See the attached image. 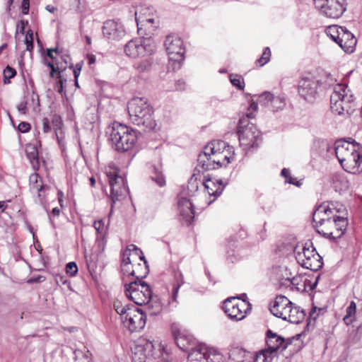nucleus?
Instances as JSON below:
<instances>
[{"mask_svg":"<svg viewBox=\"0 0 362 362\" xmlns=\"http://www.w3.org/2000/svg\"><path fill=\"white\" fill-rule=\"evenodd\" d=\"M192 356L199 362H223V355L216 349L199 344L192 351Z\"/></svg>","mask_w":362,"mask_h":362,"instance_id":"2eb2a0df","label":"nucleus"},{"mask_svg":"<svg viewBox=\"0 0 362 362\" xmlns=\"http://www.w3.org/2000/svg\"><path fill=\"white\" fill-rule=\"evenodd\" d=\"M230 81L233 86H235L239 90H243L244 88V81L240 76L230 74Z\"/></svg>","mask_w":362,"mask_h":362,"instance_id":"603ef678","label":"nucleus"},{"mask_svg":"<svg viewBox=\"0 0 362 362\" xmlns=\"http://www.w3.org/2000/svg\"><path fill=\"white\" fill-rule=\"evenodd\" d=\"M153 62V61L152 58L148 57L147 58L135 64L134 67L136 69V71L139 73L147 72L151 70Z\"/></svg>","mask_w":362,"mask_h":362,"instance_id":"58836bf2","label":"nucleus"},{"mask_svg":"<svg viewBox=\"0 0 362 362\" xmlns=\"http://www.w3.org/2000/svg\"><path fill=\"white\" fill-rule=\"evenodd\" d=\"M340 218H334L332 217L321 229H317V233L330 240L341 238L346 230L348 221L347 217Z\"/></svg>","mask_w":362,"mask_h":362,"instance_id":"ddd939ff","label":"nucleus"},{"mask_svg":"<svg viewBox=\"0 0 362 362\" xmlns=\"http://www.w3.org/2000/svg\"><path fill=\"white\" fill-rule=\"evenodd\" d=\"M113 307L120 316L124 326L131 332H138L146 325V315L135 305L124 304L119 300H115Z\"/></svg>","mask_w":362,"mask_h":362,"instance_id":"7ed1b4c3","label":"nucleus"},{"mask_svg":"<svg viewBox=\"0 0 362 362\" xmlns=\"http://www.w3.org/2000/svg\"><path fill=\"white\" fill-rule=\"evenodd\" d=\"M30 190L33 194H37L38 202L40 204L43 203L45 199V189L46 187L42 183V180L39 174L34 173L29 177Z\"/></svg>","mask_w":362,"mask_h":362,"instance_id":"412c9836","label":"nucleus"},{"mask_svg":"<svg viewBox=\"0 0 362 362\" xmlns=\"http://www.w3.org/2000/svg\"><path fill=\"white\" fill-rule=\"evenodd\" d=\"M38 142L28 144L25 146V153L33 168L37 170L40 168L39 153L37 149Z\"/></svg>","mask_w":362,"mask_h":362,"instance_id":"a878e982","label":"nucleus"},{"mask_svg":"<svg viewBox=\"0 0 362 362\" xmlns=\"http://www.w3.org/2000/svg\"><path fill=\"white\" fill-rule=\"evenodd\" d=\"M180 215L185 220L187 224H190L194 218V211L190 200L186 197H180L177 202Z\"/></svg>","mask_w":362,"mask_h":362,"instance_id":"4be33fe9","label":"nucleus"},{"mask_svg":"<svg viewBox=\"0 0 362 362\" xmlns=\"http://www.w3.org/2000/svg\"><path fill=\"white\" fill-rule=\"evenodd\" d=\"M285 105L286 101L284 97L274 95L269 109L273 112L278 111L283 109Z\"/></svg>","mask_w":362,"mask_h":362,"instance_id":"a19ab883","label":"nucleus"},{"mask_svg":"<svg viewBox=\"0 0 362 362\" xmlns=\"http://www.w3.org/2000/svg\"><path fill=\"white\" fill-rule=\"evenodd\" d=\"M135 19L138 28V33L142 34L141 30L143 27L146 25H151L153 23L154 19L151 16H148V18H143V10H137L135 13Z\"/></svg>","mask_w":362,"mask_h":362,"instance_id":"f704fd0d","label":"nucleus"},{"mask_svg":"<svg viewBox=\"0 0 362 362\" xmlns=\"http://www.w3.org/2000/svg\"><path fill=\"white\" fill-rule=\"evenodd\" d=\"M144 269L142 274H138L135 270L129 273L136 279L124 285V291L127 297L133 301L136 305H143L148 303L152 298V291L150 286L142 279L148 274V267H141Z\"/></svg>","mask_w":362,"mask_h":362,"instance_id":"f03ea898","label":"nucleus"},{"mask_svg":"<svg viewBox=\"0 0 362 362\" xmlns=\"http://www.w3.org/2000/svg\"><path fill=\"white\" fill-rule=\"evenodd\" d=\"M202 185L209 195L214 196L215 197L220 196L224 189V185H223L221 180H213L211 178H209L205 181H203Z\"/></svg>","mask_w":362,"mask_h":362,"instance_id":"393cba45","label":"nucleus"},{"mask_svg":"<svg viewBox=\"0 0 362 362\" xmlns=\"http://www.w3.org/2000/svg\"><path fill=\"white\" fill-rule=\"evenodd\" d=\"M25 44L26 45V51L31 52L33 49V31L29 29L25 35Z\"/></svg>","mask_w":362,"mask_h":362,"instance_id":"8fccbe9b","label":"nucleus"},{"mask_svg":"<svg viewBox=\"0 0 362 362\" xmlns=\"http://www.w3.org/2000/svg\"><path fill=\"white\" fill-rule=\"evenodd\" d=\"M93 227L98 233L103 234L105 231V223L103 220L95 221Z\"/></svg>","mask_w":362,"mask_h":362,"instance_id":"6e6d98bb","label":"nucleus"},{"mask_svg":"<svg viewBox=\"0 0 362 362\" xmlns=\"http://www.w3.org/2000/svg\"><path fill=\"white\" fill-rule=\"evenodd\" d=\"M276 280L279 282L280 286L289 287L291 286V273L285 267H279L274 269Z\"/></svg>","mask_w":362,"mask_h":362,"instance_id":"bb28decb","label":"nucleus"},{"mask_svg":"<svg viewBox=\"0 0 362 362\" xmlns=\"http://www.w3.org/2000/svg\"><path fill=\"white\" fill-rule=\"evenodd\" d=\"M156 46L150 40L136 38L129 41L124 47L125 54L131 58L144 57L151 55Z\"/></svg>","mask_w":362,"mask_h":362,"instance_id":"9d476101","label":"nucleus"},{"mask_svg":"<svg viewBox=\"0 0 362 362\" xmlns=\"http://www.w3.org/2000/svg\"><path fill=\"white\" fill-rule=\"evenodd\" d=\"M303 268L312 270V271H317L320 269L322 265V257L317 253L314 254V256L308 258L305 261L299 264Z\"/></svg>","mask_w":362,"mask_h":362,"instance_id":"7c9ffc66","label":"nucleus"},{"mask_svg":"<svg viewBox=\"0 0 362 362\" xmlns=\"http://www.w3.org/2000/svg\"><path fill=\"white\" fill-rule=\"evenodd\" d=\"M30 0H23L21 4L22 13L26 15L29 12Z\"/></svg>","mask_w":362,"mask_h":362,"instance_id":"680f3d73","label":"nucleus"},{"mask_svg":"<svg viewBox=\"0 0 362 362\" xmlns=\"http://www.w3.org/2000/svg\"><path fill=\"white\" fill-rule=\"evenodd\" d=\"M131 266V261L129 258V253L126 251L124 253V258L122 262V267H130Z\"/></svg>","mask_w":362,"mask_h":362,"instance_id":"052dcab7","label":"nucleus"},{"mask_svg":"<svg viewBox=\"0 0 362 362\" xmlns=\"http://www.w3.org/2000/svg\"><path fill=\"white\" fill-rule=\"evenodd\" d=\"M179 276L181 279L180 282H177V284L173 285L172 296H171V300L170 301V303H177V296H178L179 289H180V286L184 284L182 274H180Z\"/></svg>","mask_w":362,"mask_h":362,"instance_id":"09e8293b","label":"nucleus"},{"mask_svg":"<svg viewBox=\"0 0 362 362\" xmlns=\"http://www.w3.org/2000/svg\"><path fill=\"white\" fill-rule=\"evenodd\" d=\"M110 186V198L113 203L124 199L129 193L127 180L119 175L118 169H112L106 172Z\"/></svg>","mask_w":362,"mask_h":362,"instance_id":"1a4fd4ad","label":"nucleus"},{"mask_svg":"<svg viewBox=\"0 0 362 362\" xmlns=\"http://www.w3.org/2000/svg\"><path fill=\"white\" fill-rule=\"evenodd\" d=\"M74 359L75 361H81V356H82V354H83V351L79 350V349H76L74 351Z\"/></svg>","mask_w":362,"mask_h":362,"instance_id":"774afa93","label":"nucleus"},{"mask_svg":"<svg viewBox=\"0 0 362 362\" xmlns=\"http://www.w3.org/2000/svg\"><path fill=\"white\" fill-rule=\"evenodd\" d=\"M343 28L344 27L342 26L333 25L328 26L326 28L325 32L328 37H329L334 42L337 43Z\"/></svg>","mask_w":362,"mask_h":362,"instance_id":"4c0bfd02","label":"nucleus"},{"mask_svg":"<svg viewBox=\"0 0 362 362\" xmlns=\"http://www.w3.org/2000/svg\"><path fill=\"white\" fill-rule=\"evenodd\" d=\"M18 111L21 115H25L28 112L27 102L22 101L17 106Z\"/></svg>","mask_w":362,"mask_h":362,"instance_id":"bf43d9fd","label":"nucleus"},{"mask_svg":"<svg viewBox=\"0 0 362 362\" xmlns=\"http://www.w3.org/2000/svg\"><path fill=\"white\" fill-rule=\"evenodd\" d=\"M185 83L182 80H178L175 83V89L177 90H182L185 89Z\"/></svg>","mask_w":362,"mask_h":362,"instance_id":"338daca9","label":"nucleus"},{"mask_svg":"<svg viewBox=\"0 0 362 362\" xmlns=\"http://www.w3.org/2000/svg\"><path fill=\"white\" fill-rule=\"evenodd\" d=\"M207 152H222L233 153L234 152L233 148L228 146L225 141L222 140H215L209 143L204 148Z\"/></svg>","mask_w":362,"mask_h":362,"instance_id":"c85d7f7f","label":"nucleus"},{"mask_svg":"<svg viewBox=\"0 0 362 362\" xmlns=\"http://www.w3.org/2000/svg\"><path fill=\"white\" fill-rule=\"evenodd\" d=\"M291 306V301L284 296H279L275 298L274 304L270 307L269 310L275 317L284 320Z\"/></svg>","mask_w":362,"mask_h":362,"instance_id":"a211bd4d","label":"nucleus"},{"mask_svg":"<svg viewBox=\"0 0 362 362\" xmlns=\"http://www.w3.org/2000/svg\"><path fill=\"white\" fill-rule=\"evenodd\" d=\"M172 334L177 346L182 351L189 354L195 349V340L190 334H185L177 325L172 326Z\"/></svg>","mask_w":362,"mask_h":362,"instance_id":"dca6fc26","label":"nucleus"},{"mask_svg":"<svg viewBox=\"0 0 362 362\" xmlns=\"http://www.w3.org/2000/svg\"><path fill=\"white\" fill-rule=\"evenodd\" d=\"M202 175L199 173H194L188 180L187 191L188 194H194L199 189V184H202L201 180Z\"/></svg>","mask_w":362,"mask_h":362,"instance_id":"72a5a7b5","label":"nucleus"},{"mask_svg":"<svg viewBox=\"0 0 362 362\" xmlns=\"http://www.w3.org/2000/svg\"><path fill=\"white\" fill-rule=\"evenodd\" d=\"M332 218L331 214L328 211L326 204H324L319 206L313 214L314 226L317 230L321 229Z\"/></svg>","mask_w":362,"mask_h":362,"instance_id":"5701e85b","label":"nucleus"},{"mask_svg":"<svg viewBox=\"0 0 362 362\" xmlns=\"http://www.w3.org/2000/svg\"><path fill=\"white\" fill-rule=\"evenodd\" d=\"M85 257L88 270L90 272L95 271V269L97 267V255L92 253L89 255H86Z\"/></svg>","mask_w":362,"mask_h":362,"instance_id":"a18cd8bd","label":"nucleus"},{"mask_svg":"<svg viewBox=\"0 0 362 362\" xmlns=\"http://www.w3.org/2000/svg\"><path fill=\"white\" fill-rule=\"evenodd\" d=\"M226 247H227L228 259L231 262H233L234 260L236 259V257L238 255V243L236 240H230L228 242Z\"/></svg>","mask_w":362,"mask_h":362,"instance_id":"e433bc0d","label":"nucleus"},{"mask_svg":"<svg viewBox=\"0 0 362 362\" xmlns=\"http://www.w3.org/2000/svg\"><path fill=\"white\" fill-rule=\"evenodd\" d=\"M128 112L133 124L152 130L156 124L153 118V110L145 98L136 97L128 103Z\"/></svg>","mask_w":362,"mask_h":362,"instance_id":"20e7f679","label":"nucleus"},{"mask_svg":"<svg viewBox=\"0 0 362 362\" xmlns=\"http://www.w3.org/2000/svg\"><path fill=\"white\" fill-rule=\"evenodd\" d=\"M254 117L255 114L251 112L240 118L238 122V139L240 146L245 151L257 148L262 141L260 132L249 121L250 118Z\"/></svg>","mask_w":362,"mask_h":362,"instance_id":"423d86ee","label":"nucleus"},{"mask_svg":"<svg viewBox=\"0 0 362 362\" xmlns=\"http://www.w3.org/2000/svg\"><path fill=\"white\" fill-rule=\"evenodd\" d=\"M212 155L211 152H207L204 149L202 152L199 154L197 159V166L194 171L198 170L200 173L202 171H207L218 168L216 163L212 162Z\"/></svg>","mask_w":362,"mask_h":362,"instance_id":"b1692460","label":"nucleus"},{"mask_svg":"<svg viewBox=\"0 0 362 362\" xmlns=\"http://www.w3.org/2000/svg\"><path fill=\"white\" fill-rule=\"evenodd\" d=\"M136 255H138L139 256V259L141 260V261H144V265H142L141 264H138L137 265V267H146L147 266L148 267V265L147 264V261L144 255V253L143 252L140 250L138 252L136 253Z\"/></svg>","mask_w":362,"mask_h":362,"instance_id":"0e129e2a","label":"nucleus"},{"mask_svg":"<svg viewBox=\"0 0 362 362\" xmlns=\"http://www.w3.org/2000/svg\"><path fill=\"white\" fill-rule=\"evenodd\" d=\"M104 37L110 40H119L125 35L123 25L114 20L106 21L103 26Z\"/></svg>","mask_w":362,"mask_h":362,"instance_id":"f3484780","label":"nucleus"},{"mask_svg":"<svg viewBox=\"0 0 362 362\" xmlns=\"http://www.w3.org/2000/svg\"><path fill=\"white\" fill-rule=\"evenodd\" d=\"M346 313L343 318L344 323L346 325L352 324L355 321V315L356 313V304L354 301H351L346 308Z\"/></svg>","mask_w":362,"mask_h":362,"instance_id":"c9c22d12","label":"nucleus"},{"mask_svg":"<svg viewBox=\"0 0 362 362\" xmlns=\"http://www.w3.org/2000/svg\"><path fill=\"white\" fill-rule=\"evenodd\" d=\"M145 305H147L148 313L150 315H157L162 310V305L157 300H153L151 302L149 300L148 303Z\"/></svg>","mask_w":362,"mask_h":362,"instance_id":"79ce46f5","label":"nucleus"},{"mask_svg":"<svg viewBox=\"0 0 362 362\" xmlns=\"http://www.w3.org/2000/svg\"><path fill=\"white\" fill-rule=\"evenodd\" d=\"M275 356L274 354L264 349L256 354L254 362H272Z\"/></svg>","mask_w":362,"mask_h":362,"instance_id":"ea45409f","label":"nucleus"},{"mask_svg":"<svg viewBox=\"0 0 362 362\" xmlns=\"http://www.w3.org/2000/svg\"><path fill=\"white\" fill-rule=\"evenodd\" d=\"M42 129L45 133H47L51 131V125L47 118L42 119Z\"/></svg>","mask_w":362,"mask_h":362,"instance_id":"e2e57ef3","label":"nucleus"},{"mask_svg":"<svg viewBox=\"0 0 362 362\" xmlns=\"http://www.w3.org/2000/svg\"><path fill=\"white\" fill-rule=\"evenodd\" d=\"M18 129L22 133H26L30 129V124L26 122H21L18 124Z\"/></svg>","mask_w":362,"mask_h":362,"instance_id":"13d9d810","label":"nucleus"},{"mask_svg":"<svg viewBox=\"0 0 362 362\" xmlns=\"http://www.w3.org/2000/svg\"><path fill=\"white\" fill-rule=\"evenodd\" d=\"M287 316L286 317V321L293 324H298L301 322L305 318V311L300 307L295 305L291 302V306L289 307Z\"/></svg>","mask_w":362,"mask_h":362,"instance_id":"cd10ccee","label":"nucleus"},{"mask_svg":"<svg viewBox=\"0 0 362 362\" xmlns=\"http://www.w3.org/2000/svg\"><path fill=\"white\" fill-rule=\"evenodd\" d=\"M212 155L213 163H216L218 168L226 166L229 163H230L231 160L234 158V152L233 153H222V152H211Z\"/></svg>","mask_w":362,"mask_h":362,"instance_id":"c756f323","label":"nucleus"},{"mask_svg":"<svg viewBox=\"0 0 362 362\" xmlns=\"http://www.w3.org/2000/svg\"><path fill=\"white\" fill-rule=\"evenodd\" d=\"M53 52H55L57 54H59L61 52L59 51L58 47H56V48H54V49H47V56L48 57L51 58L52 59H54V55H53Z\"/></svg>","mask_w":362,"mask_h":362,"instance_id":"69168bd1","label":"nucleus"},{"mask_svg":"<svg viewBox=\"0 0 362 362\" xmlns=\"http://www.w3.org/2000/svg\"><path fill=\"white\" fill-rule=\"evenodd\" d=\"M16 75V71L9 66H7L4 70V83H9V79L13 78Z\"/></svg>","mask_w":362,"mask_h":362,"instance_id":"864d4df0","label":"nucleus"},{"mask_svg":"<svg viewBox=\"0 0 362 362\" xmlns=\"http://www.w3.org/2000/svg\"><path fill=\"white\" fill-rule=\"evenodd\" d=\"M281 175L285 177V182L296 187H300L302 185V180H297L296 177L291 175L290 170L287 168L282 169Z\"/></svg>","mask_w":362,"mask_h":362,"instance_id":"37998d69","label":"nucleus"},{"mask_svg":"<svg viewBox=\"0 0 362 362\" xmlns=\"http://www.w3.org/2000/svg\"><path fill=\"white\" fill-rule=\"evenodd\" d=\"M271 52L269 47H266L259 59H258L256 62L257 64H259V66H262L265 64H267L270 59Z\"/></svg>","mask_w":362,"mask_h":362,"instance_id":"3c124183","label":"nucleus"},{"mask_svg":"<svg viewBox=\"0 0 362 362\" xmlns=\"http://www.w3.org/2000/svg\"><path fill=\"white\" fill-rule=\"evenodd\" d=\"M247 307L245 300H240L238 297H230L224 300L223 309L230 319L239 321L245 317Z\"/></svg>","mask_w":362,"mask_h":362,"instance_id":"4468645a","label":"nucleus"},{"mask_svg":"<svg viewBox=\"0 0 362 362\" xmlns=\"http://www.w3.org/2000/svg\"><path fill=\"white\" fill-rule=\"evenodd\" d=\"M330 108L332 113L349 118L355 110L354 97L347 86L338 83L330 95Z\"/></svg>","mask_w":362,"mask_h":362,"instance_id":"39448f33","label":"nucleus"},{"mask_svg":"<svg viewBox=\"0 0 362 362\" xmlns=\"http://www.w3.org/2000/svg\"><path fill=\"white\" fill-rule=\"evenodd\" d=\"M314 254H317L316 249L313 247V243H305L303 246L302 252H296V259L298 264L305 261L309 257L314 256Z\"/></svg>","mask_w":362,"mask_h":362,"instance_id":"473e14b6","label":"nucleus"},{"mask_svg":"<svg viewBox=\"0 0 362 362\" xmlns=\"http://www.w3.org/2000/svg\"><path fill=\"white\" fill-rule=\"evenodd\" d=\"M328 211L334 218H341L340 217H347V211L346 207L339 202H329L326 204Z\"/></svg>","mask_w":362,"mask_h":362,"instance_id":"2f4dec72","label":"nucleus"},{"mask_svg":"<svg viewBox=\"0 0 362 362\" xmlns=\"http://www.w3.org/2000/svg\"><path fill=\"white\" fill-rule=\"evenodd\" d=\"M319 81V86H322L324 88H328L329 87L334 85L336 80L330 74H326L325 75V78L320 79Z\"/></svg>","mask_w":362,"mask_h":362,"instance_id":"49530a36","label":"nucleus"},{"mask_svg":"<svg viewBox=\"0 0 362 362\" xmlns=\"http://www.w3.org/2000/svg\"><path fill=\"white\" fill-rule=\"evenodd\" d=\"M28 24V21L21 20L18 22L17 23V28H16V33L17 34L18 32L21 34H24L25 26Z\"/></svg>","mask_w":362,"mask_h":362,"instance_id":"4d7b16f0","label":"nucleus"},{"mask_svg":"<svg viewBox=\"0 0 362 362\" xmlns=\"http://www.w3.org/2000/svg\"><path fill=\"white\" fill-rule=\"evenodd\" d=\"M336 156L342 168L347 173H362V145L353 141L339 140L335 143Z\"/></svg>","mask_w":362,"mask_h":362,"instance_id":"f257e3e1","label":"nucleus"},{"mask_svg":"<svg viewBox=\"0 0 362 362\" xmlns=\"http://www.w3.org/2000/svg\"><path fill=\"white\" fill-rule=\"evenodd\" d=\"M151 179L159 187H163L165 185V180L163 175L156 168H154V175L151 176Z\"/></svg>","mask_w":362,"mask_h":362,"instance_id":"de8ad7c7","label":"nucleus"},{"mask_svg":"<svg viewBox=\"0 0 362 362\" xmlns=\"http://www.w3.org/2000/svg\"><path fill=\"white\" fill-rule=\"evenodd\" d=\"M66 272L71 276H74L78 272V267L74 262H69L66 265Z\"/></svg>","mask_w":362,"mask_h":362,"instance_id":"5fc2aeb1","label":"nucleus"},{"mask_svg":"<svg viewBox=\"0 0 362 362\" xmlns=\"http://www.w3.org/2000/svg\"><path fill=\"white\" fill-rule=\"evenodd\" d=\"M317 8L328 18H339L346 10V0H313Z\"/></svg>","mask_w":362,"mask_h":362,"instance_id":"f8f14e48","label":"nucleus"},{"mask_svg":"<svg viewBox=\"0 0 362 362\" xmlns=\"http://www.w3.org/2000/svg\"><path fill=\"white\" fill-rule=\"evenodd\" d=\"M165 47L168 54V69L179 70L184 61L185 49L182 40L175 35H168L165 40Z\"/></svg>","mask_w":362,"mask_h":362,"instance_id":"6e6552de","label":"nucleus"},{"mask_svg":"<svg viewBox=\"0 0 362 362\" xmlns=\"http://www.w3.org/2000/svg\"><path fill=\"white\" fill-rule=\"evenodd\" d=\"M284 343V337L268 329L266 333V349L276 356L278 351H283L286 349Z\"/></svg>","mask_w":362,"mask_h":362,"instance_id":"6ab92c4d","label":"nucleus"},{"mask_svg":"<svg viewBox=\"0 0 362 362\" xmlns=\"http://www.w3.org/2000/svg\"><path fill=\"white\" fill-rule=\"evenodd\" d=\"M110 141L117 151L126 152L131 150L136 144V132L127 125L115 122L111 128Z\"/></svg>","mask_w":362,"mask_h":362,"instance_id":"0eeeda50","label":"nucleus"},{"mask_svg":"<svg viewBox=\"0 0 362 362\" xmlns=\"http://www.w3.org/2000/svg\"><path fill=\"white\" fill-rule=\"evenodd\" d=\"M320 81L310 74L301 76L298 83L299 95L309 103H313L318 95Z\"/></svg>","mask_w":362,"mask_h":362,"instance_id":"9b49d317","label":"nucleus"},{"mask_svg":"<svg viewBox=\"0 0 362 362\" xmlns=\"http://www.w3.org/2000/svg\"><path fill=\"white\" fill-rule=\"evenodd\" d=\"M357 40L355 36L346 28L344 27L337 44L346 53L355 50Z\"/></svg>","mask_w":362,"mask_h":362,"instance_id":"aec40b11","label":"nucleus"},{"mask_svg":"<svg viewBox=\"0 0 362 362\" xmlns=\"http://www.w3.org/2000/svg\"><path fill=\"white\" fill-rule=\"evenodd\" d=\"M274 95L270 92H264L259 95L258 103L262 106L269 107Z\"/></svg>","mask_w":362,"mask_h":362,"instance_id":"c03bdc74","label":"nucleus"}]
</instances>
